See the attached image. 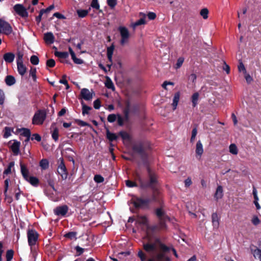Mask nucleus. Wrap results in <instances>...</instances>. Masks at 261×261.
<instances>
[{
    "label": "nucleus",
    "mask_w": 261,
    "mask_h": 261,
    "mask_svg": "<svg viewBox=\"0 0 261 261\" xmlns=\"http://www.w3.org/2000/svg\"><path fill=\"white\" fill-rule=\"evenodd\" d=\"M143 249H140L137 256L140 261H171V258L167 255L171 248L162 243L159 238L154 242L148 241L143 243Z\"/></svg>",
    "instance_id": "1"
},
{
    "label": "nucleus",
    "mask_w": 261,
    "mask_h": 261,
    "mask_svg": "<svg viewBox=\"0 0 261 261\" xmlns=\"http://www.w3.org/2000/svg\"><path fill=\"white\" fill-rule=\"evenodd\" d=\"M146 170L149 179L148 181H144L141 175L137 173L136 175V181H133L128 179L126 180H125L126 186L128 188L139 187L143 190L150 188L154 190L158 183V175L149 166H147Z\"/></svg>",
    "instance_id": "2"
},
{
    "label": "nucleus",
    "mask_w": 261,
    "mask_h": 261,
    "mask_svg": "<svg viewBox=\"0 0 261 261\" xmlns=\"http://www.w3.org/2000/svg\"><path fill=\"white\" fill-rule=\"evenodd\" d=\"M152 201L158 203L160 207H157L154 211V213L158 218L160 226L164 228L166 227V221H170V217L166 214L164 209V203L162 198L160 197L158 192H154L152 195Z\"/></svg>",
    "instance_id": "3"
},
{
    "label": "nucleus",
    "mask_w": 261,
    "mask_h": 261,
    "mask_svg": "<svg viewBox=\"0 0 261 261\" xmlns=\"http://www.w3.org/2000/svg\"><path fill=\"white\" fill-rule=\"evenodd\" d=\"M152 201V198H142L137 196H134L131 201L136 208H148L149 204Z\"/></svg>",
    "instance_id": "4"
},
{
    "label": "nucleus",
    "mask_w": 261,
    "mask_h": 261,
    "mask_svg": "<svg viewBox=\"0 0 261 261\" xmlns=\"http://www.w3.org/2000/svg\"><path fill=\"white\" fill-rule=\"evenodd\" d=\"M133 151L139 154L143 161H146L148 158V154L146 152V147L143 142L140 141L133 145L132 147Z\"/></svg>",
    "instance_id": "5"
},
{
    "label": "nucleus",
    "mask_w": 261,
    "mask_h": 261,
    "mask_svg": "<svg viewBox=\"0 0 261 261\" xmlns=\"http://www.w3.org/2000/svg\"><path fill=\"white\" fill-rule=\"evenodd\" d=\"M46 114L45 111L42 110L38 111L34 115L32 123L35 125H41L43 124L46 118Z\"/></svg>",
    "instance_id": "6"
},
{
    "label": "nucleus",
    "mask_w": 261,
    "mask_h": 261,
    "mask_svg": "<svg viewBox=\"0 0 261 261\" xmlns=\"http://www.w3.org/2000/svg\"><path fill=\"white\" fill-rule=\"evenodd\" d=\"M85 208L86 211H88V213L87 215H84V218H83V221H87L91 218L92 216V211L94 210V201L91 200H88L83 207V209Z\"/></svg>",
    "instance_id": "7"
},
{
    "label": "nucleus",
    "mask_w": 261,
    "mask_h": 261,
    "mask_svg": "<svg viewBox=\"0 0 261 261\" xmlns=\"http://www.w3.org/2000/svg\"><path fill=\"white\" fill-rule=\"evenodd\" d=\"M28 244L31 247L35 245L38 241L39 234L33 229H29L27 232Z\"/></svg>",
    "instance_id": "8"
},
{
    "label": "nucleus",
    "mask_w": 261,
    "mask_h": 261,
    "mask_svg": "<svg viewBox=\"0 0 261 261\" xmlns=\"http://www.w3.org/2000/svg\"><path fill=\"white\" fill-rule=\"evenodd\" d=\"M118 30L120 33L121 38L120 44L123 45L128 42L130 34L128 29L125 27L120 26L118 28Z\"/></svg>",
    "instance_id": "9"
},
{
    "label": "nucleus",
    "mask_w": 261,
    "mask_h": 261,
    "mask_svg": "<svg viewBox=\"0 0 261 261\" xmlns=\"http://www.w3.org/2000/svg\"><path fill=\"white\" fill-rule=\"evenodd\" d=\"M58 162L59 166L57 169V172L63 179H65L67 177L68 173L66 168L63 162V158H60L58 160Z\"/></svg>",
    "instance_id": "10"
},
{
    "label": "nucleus",
    "mask_w": 261,
    "mask_h": 261,
    "mask_svg": "<svg viewBox=\"0 0 261 261\" xmlns=\"http://www.w3.org/2000/svg\"><path fill=\"white\" fill-rule=\"evenodd\" d=\"M12 32V28L6 21L0 19V33L8 35Z\"/></svg>",
    "instance_id": "11"
},
{
    "label": "nucleus",
    "mask_w": 261,
    "mask_h": 261,
    "mask_svg": "<svg viewBox=\"0 0 261 261\" xmlns=\"http://www.w3.org/2000/svg\"><path fill=\"white\" fill-rule=\"evenodd\" d=\"M13 9L16 13L22 18H25L28 17V12L26 8L21 4H16L13 7Z\"/></svg>",
    "instance_id": "12"
},
{
    "label": "nucleus",
    "mask_w": 261,
    "mask_h": 261,
    "mask_svg": "<svg viewBox=\"0 0 261 261\" xmlns=\"http://www.w3.org/2000/svg\"><path fill=\"white\" fill-rule=\"evenodd\" d=\"M93 236L90 233L83 234V242L85 243L84 245L91 246L92 245Z\"/></svg>",
    "instance_id": "13"
},
{
    "label": "nucleus",
    "mask_w": 261,
    "mask_h": 261,
    "mask_svg": "<svg viewBox=\"0 0 261 261\" xmlns=\"http://www.w3.org/2000/svg\"><path fill=\"white\" fill-rule=\"evenodd\" d=\"M68 211V207L64 205L56 207L54 210V213L58 216H64Z\"/></svg>",
    "instance_id": "14"
},
{
    "label": "nucleus",
    "mask_w": 261,
    "mask_h": 261,
    "mask_svg": "<svg viewBox=\"0 0 261 261\" xmlns=\"http://www.w3.org/2000/svg\"><path fill=\"white\" fill-rule=\"evenodd\" d=\"M20 143L16 140H14L13 143L11 146V149L15 155H17L19 153Z\"/></svg>",
    "instance_id": "15"
},
{
    "label": "nucleus",
    "mask_w": 261,
    "mask_h": 261,
    "mask_svg": "<svg viewBox=\"0 0 261 261\" xmlns=\"http://www.w3.org/2000/svg\"><path fill=\"white\" fill-rule=\"evenodd\" d=\"M195 152L196 156H199V158H201L203 153V145L200 140H199L196 143Z\"/></svg>",
    "instance_id": "16"
},
{
    "label": "nucleus",
    "mask_w": 261,
    "mask_h": 261,
    "mask_svg": "<svg viewBox=\"0 0 261 261\" xmlns=\"http://www.w3.org/2000/svg\"><path fill=\"white\" fill-rule=\"evenodd\" d=\"M44 40L47 44H50L53 43L55 40V37L53 34L51 32H48L44 34Z\"/></svg>",
    "instance_id": "17"
},
{
    "label": "nucleus",
    "mask_w": 261,
    "mask_h": 261,
    "mask_svg": "<svg viewBox=\"0 0 261 261\" xmlns=\"http://www.w3.org/2000/svg\"><path fill=\"white\" fill-rule=\"evenodd\" d=\"M51 136L53 139L57 141L58 140L59 137V130L58 128L56 126L55 124H53L51 126Z\"/></svg>",
    "instance_id": "18"
},
{
    "label": "nucleus",
    "mask_w": 261,
    "mask_h": 261,
    "mask_svg": "<svg viewBox=\"0 0 261 261\" xmlns=\"http://www.w3.org/2000/svg\"><path fill=\"white\" fill-rule=\"evenodd\" d=\"M17 71L20 75L23 76L27 72V67L23 63H17Z\"/></svg>",
    "instance_id": "19"
},
{
    "label": "nucleus",
    "mask_w": 261,
    "mask_h": 261,
    "mask_svg": "<svg viewBox=\"0 0 261 261\" xmlns=\"http://www.w3.org/2000/svg\"><path fill=\"white\" fill-rule=\"evenodd\" d=\"M15 55L12 53H7L4 55L3 59L7 63H11L13 62Z\"/></svg>",
    "instance_id": "20"
},
{
    "label": "nucleus",
    "mask_w": 261,
    "mask_h": 261,
    "mask_svg": "<svg viewBox=\"0 0 261 261\" xmlns=\"http://www.w3.org/2000/svg\"><path fill=\"white\" fill-rule=\"evenodd\" d=\"M93 93L86 88H83V99L90 100L92 98Z\"/></svg>",
    "instance_id": "21"
},
{
    "label": "nucleus",
    "mask_w": 261,
    "mask_h": 261,
    "mask_svg": "<svg viewBox=\"0 0 261 261\" xmlns=\"http://www.w3.org/2000/svg\"><path fill=\"white\" fill-rule=\"evenodd\" d=\"M21 173L23 177V178L26 180L27 178L30 177L29 175V170L27 167L23 164L21 162L20 163Z\"/></svg>",
    "instance_id": "22"
},
{
    "label": "nucleus",
    "mask_w": 261,
    "mask_h": 261,
    "mask_svg": "<svg viewBox=\"0 0 261 261\" xmlns=\"http://www.w3.org/2000/svg\"><path fill=\"white\" fill-rule=\"evenodd\" d=\"M115 48V46L113 44H112L110 46L107 48V57L109 61L110 62H112V57L114 52V50Z\"/></svg>",
    "instance_id": "23"
},
{
    "label": "nucleus",
    "mask_w": 261,
    "mask_h": 261,
    "mask_svg": "<svg viewBox=\"0 0 261 261\" xmlns=\"http://www.w3.org/2000/svg\"><path fill=\"white\" fill-rule=\"evenodd\" d=\"M223 192L222 187L221 186H218L214 195L215 198L217 200L222 198L223 196Z\"/></svg>",
    "instance_id": "24"
},
{
    "label": "nucleus",
    "mask_w": 261,
    "mask_h": 261,
    "mask_svg": "<svg viewBox=\"0 0 261 261\" xmlns=\"http://www.w3.org/2000/svg\"><path fill=\"white\" fill-rule=\"evenodd\" d=\"M137 222L140 224L148 226V220L145 216H138Z\"/></svg>",
    "instance_id": "25"
},
{
    "label": "nucleus",
    "mask_w": 261,
    "mask_h": 261,
    "mask_svg": "<svg viewBox=\"0 0 261 261\" xmlns=\"http://www.w3.org/2000/svg\"><path fill=\"white\" fill-rule=\"evenodd\" d=\"M219 217L216 213H214L212 215V223L214 227H218L219 225Z\"/></svg>",
    "instance_id": "26"
},
{
    "label": "nucleus",
    "mask_w": 261,
    "mask_h": 261,
    "mask_svg": "<svg viewBox=\"0 0 261 261\" xmlns=\"http://www.w3.org/2000/svg\"><path fill=\"white\" fill-rule=\"evenodd\" d=\"M69 51L71 55V59H72L74 63L77 64H82V60L80 59L76 58L75 53H74V51H73L71 47H69Z\"/></svg>",
    "instance_id": "27"
},
{
    "label": "nucleus",
    "mask_w": 261,
    "mask_h": 261,
    "mask_svg": "<svg viewBox=\"0 0 261 261\" xmlns=\"http://www.w3.org/2000/svg\"><path fill=\"white\" fill-rule=\"evenodd\" d=\"M180 97V94L179 92H176L173 97V103H172V106H173V110H175L176 109L177 104L178 103Z\"/></svg>",
    "instance_id": "28"
},
{
    "label": "nucleus",
    "mask_w": 261,
    "mask_h": 261,
    "mask_svg": "<svg viewBox=\"0 0 261 261\" xmlns=\"http://www.w3.org/2000/svg\"><path fill=\"white\" fill-rule=\"evenodd\" d=\"M106 135L107 139L111 142H113L117 139V136L115 134L110 132L108 129L107 130Z\"/></svg>",
    "instance_id": "29"
},
{
    "label": "nucleus",
    "mask_w": 261,
    "mask_h": 261,
    "mask_svg": "<svg viewBox=\"0 0 261 261\" xmlns=\"http://www.w3.org/2000/svg\"><path fill=\"white\" fill-rule=\"evenodd\" d=\"M26 180L29 182L33 186H37L39 183L38 179L34 176H30L27 178V179H26Z\"/></svg>",
    "instance_id": "30"
},
{
    "label": "nucleus",
    "mask_w": 261,
    "mask_h": 261,
    "mask_svg": "<svg viewBox=\"0 0 261 261\" xmlns=\"http://www.w3.org/2000/svg\"><path fill=\"white\" fill-rule=\"evenodd\" d=\"M251 251L254 257L261 261V250L258 248H256L254 250L252 249Z\"/></svg>",
    "instance_id": "31"
},
{
    "label": "nucleus",
    "mask_w": 261,
    "mask_h": 261,
    "mask_svg": "<svg viewBox=\"0 0 261 261\" xmlns=\"http://www.w3.org/2000/svg\"><path fill=\"white\" fill-rule=\"evenodd\" d=\"M199 93L197 92L194 93L191 97V100L192 102V106L195 107L198 104V101L199 98Z\"/></svg>",
    "instance_id": "32"
},
{
    "label": "nucleus",
    "mask_w": 261,
    "mask_h": 261,
    "mask_svg": "<svg viewBox=\"0 0 261 261\" xmlns=\"http://www.w3.org/2000/svg\"><path fill=\"white\" fill-rule=\"evenodd\" d=\"M15 198L16 200H19L20 195H24V193L20 190L19 186L17 185L14 189Z\"/></svg>",
    "instance_id": "33"
},
{
    "label": "nucleus",
    "mask_w": 261,
    "mask_h": 261,
    "mask_svg": "<svg viewBox=\"0 0 261 261\" xmlns=\"http://www.w3.org/2000/svg\"><path fill=\"white\" fill-rule=\"evenodd\" d=\"M105 86L106 87L110 89H112V90H115V87L114 86V84L111 80V79L109 77H107L106 81L105 82Z\"/></svg>",
    "instance_id": "34"
},
{
    "label": "nucleus",
    "mask_w": 261,
    "mask_h": 261,
    "mask_svg": "<svg viewBox=\"0 0 261 261\" xmlns=\"http://www.w3.org/2000/svg\"><path fill=\"white\" fill-rule=\"evenodd\" d=\"M5 82L7 85L12 86L15 83V78L12 75H8L5 79Z\"/></svg>",
    "instance_id": "35"
},
{
    "label": "nucleus",
    "mask_w": 261,
    "mask_h": 261,
    "mask_svg": "<svg viewBox=\"0 0 261 261\" xmlns=\"http://www.w3.org/2000/svg\"><path fill=\"white\" fill-rule=\"evenodd\" d=\"M39 165L42 170H45L49 167V162L46 159H42L40 161Z\"/></svg>",
    "instance_id": "36"
},
{
    "label": "nucleus",
    "mask_w": 261,
    "mask_h": 261,
    "mask_svg": "<svg viewBox=\"0 0 261 261\" xmlns=\"http://www.w3.org/2000/svg\"><path fill=\"white\" fill-rule=\"evenodd\" d=\"M19 132L21 135L25 137H31V131L28 128H22L19 129Z\"/></svg>",
    "instance_id": "37"
},
{
    "label": "nucleus",
    "mask_w": 261,
    "mask_h": 261,
    "mask_svg": "<svg viewBox=\"0 0 261 261\" xmlns=\"http://www.w3.org/2000/svg\"><path fill=\"white\" fill-rule=\"evenodd\" d=\"M55 55L56 57L64 59L67 58L68 57V53L67 52L56 51Z\"/></svg>",
    "instance_id": "38"
},
{
    "label": "nucleus",
    "mask_w": 261,
    "mask_h": 261,
    "mask_svg": "<svg viewBox=\"0 0 261 261\" xmlns=\"http://www.w3.org/2000/svg\"><path fill=\"white\" fill-rule=\"evenodd\" d=\"M118 135L123 140H129L130 139L129 135L125 131H120Z\"/></svg>",
    "instance_id": "39"
},
{
    "label": "nucleus",
    "mask_w": 261,
    "mask_h": 261,
    "mask_svg": "<svg viewBox=\"0 0 261 261\" xmlns=\"http://www.w3.org/2000/svg\"><path fill=\"white\" fill-rule=\"evenodd\" d=\"M13 130L9 127H5L4 130L3 137L5 138H8L11 135V132Z\"/></svg>",
    "instance_id": "40"
},
{
    "label": "nucleus",
    "mask_w": 261,
    "mask_h": 261,
    "mask_svg": "<svg viewBox=\"0 0 261 261\" xmlns=\"http://www.w3.org/2000/svg\"><path fill=\"white\" fill-rule=\"evenodd\" d=\"M91 6L94 9L98 10L99 13H102V11L99 9L100 6L98 2V0H92L91 3Z\"/></svg>",
    "instance_id": "41"
},
{
    "label": "nucleus",
    "mask_w": 261,
    "mask_h": 261,
    "mask_svg": "<svg viewBox=\"0 0 261 261\" xmlns=\"http://www.w3.org/2000/svg\"><path fill=\"white\" fill-rule=\"evenodd\" d=\"M229 152L234 155H237L238 153V149L236 144H231L229 146Z\"/></svg>",
    "instance_id": "42"
},
{
    "label": "nucleus",
    "mask_w": 261,
    "mask_h": 261,
    "mask_svg": "<svg viewBox=\"0 0 261 261\" xmlns=\"http://www.w3.org/2000/svg\"><path fill=\"white\" fill-rule=\"evenodd\" d=\"M185 59L184 57H179L177 60V62L174 66L175 69L179 68L182 65L184 62Z\"/></svg>",
    "instance_id": "43"
},
{
    "label": "nucleus",
    "mask_w": 261,
    "mask_h": 261,
    "mask_svg": "<svg viewBox=\"0 0 261 261\" xmlns=\"http://www.w3.org/2000/svg\"><path fill=\"white\" fill-rule=\"evenodd\" d=\"M200 14L203 19H206L208 18V10L207 8H203L201 10Z\"/></svg>",
    "instance_id": "44"
},
{
    "label": "nucleus",
    "mask_w": 261,
    "mask_h": 261,
    "mask_svg": "<svg viewBox=\"0 0 261 261\" xmlns=\"http://www.w3.org/2000/svg\"><path fill=\"white\" fill-rule=\"evenodd\" d=\"M23 53L21 51H18L17 53V59H16L17 63H23Z\"/></svg>",
    "instance_id": "45"
},
{
    "label": "nucleus",
    "mask_w": 261,
    "mask_h": 261,
    "mask_svg": "<svg viewBox=\"0 0 261 261\" xmlns=\"http://www.w3.org/2000/svg\"><path fill=\"white\" fill-rule=\"evenodd\" d=\"M92 109V107L88 106L86 105H84L83 103V115L88 114L89 113V111L91 110Z\"/></svg>",
    "instance_id": "46"
},
{
    "label": "nucleus",
    "mask_w": 261,
    "mask_h": 261,
    "mask_svg": "<svg viewBox=\"0 0 261 261\" xmlns=\"http://www.w3.org/2000/svg\"><path fill=\"white\" fill-rule=\"evenodd\" d=\"M94 181L97 183H101L104 181V178L99 174H96L94 177Z\"/></svg>",
    "instance_id": "47"
},
{
    "label": "nucleus",
    "mask_w": 261,
    "mask_h": 261,
    "mask_svg": "<svg viewBox=\"0 0 261 261\" xmlns=\"http://www.w3.org/2000/svg\"><path fill=\"white\" fill-rule=\"evenodd\" d=\"M197 128L195 127L193 128L192 131V135H191V137L190 139L191 143H193L194 141V140L195 139V137L197 135Z\"/></svg>",
    "instance_id": "48"
},
{
    "label": "nucleus",
    "mask_w": 261,
    "mask_h": 261,
    "mask_svg": "<svg viewBox=\"0 0 261 261\" xmlns=\"http://www.w3.org/2000/svg\"><path fill=\"white\" fill-rule=\"evenodd\" d=\"M117 115L114 114H111L108 115V121L110 123H113L115 122L117 119Z\"/></svg>",
    "instance_id": "49"
},
{
    "label": "nucleus",
    "mask_w": 261,
    "mask_h": 261,
    "mask_svg": "<svg viewBox=\"0 0 261 261\" xmlns=\"http://www.w3.org/2000/svg\"><path fill=\"white\" fill-rule=\"evenodd\" d=\"M123 114H124V119L125 121H127L129 120V108H126L123 110Z\"/></svg>",
    "instance_id": "50"
},
{
    "label": "nucleus",
    "mask_w": 261,
    "mask_h": 261,
    "mask_svg": "<svg viewBox=\"0 0 261 261\" xmlns=\"http://www.w3.org/2000/svg\"><path fill=\"white\" fill-rule=\"evenodd\" d=\"M13 251L12 250H9L6 253V258L8 261H11L13 257Z\"/></svg>",
    "instance_id": "51"
},
{
    "label": "nucleus",
    "mask_w": 261,
    "mask_h": 261,
    "mask_svg": "<svg viewBox=\"0 0 261 261\" xmlns=\"http://www.w3.org/2000/svg\"><path fill=\"white\" fill-rule=\"evenodd\" d=\"M31 63L33 65H37L39 63V58L35 55L31 56L30 59Z\"/></svg>",
    "instance_id": "52"
},
{
    "label": "nucleus",
    "mask_w": 261,
    "mask_h": 261,
    "mask_svg": "<svg viewBox=\"0 0 261 261\" xmlns=\"http://www.w3.org/2000/svg\"><path fill=\"white\" fill-rule=\"evenodd\" d=\"M117 118L118 125L121 126H123L124 125L125 119L120 114H117Z\"/></svg>",
    "instance_id": "53"
},
{
    "label": "nucleus",
    "mask_w": 261,
    "mask_h": 261,
    "mask_svg": "<svg viewBox=\"0 0 261 261\" xmlns=\"http://www.w3.org/2000/svg\"><path fill=\"white\" fill-rule=\"evenodd\" d=\"M146 23L145 21V16L144 15V17L143 18H141L140 19H139L138 21H137L135 23V26H138L142 24H144Z\"/></svg>",
    "instance_id": "54"
},
{
    "label": "nucleus",
    "mask_w": 261,
    "mask_h": 261,
    "mask_svg": "<svg viewBox=\"0 0 261 261\" xmlns=\"http://www.w3.org/2000/svg\"><path fill=\"white\" fill-rule=\"evenodd\" d=\"M238 70L239 72L243 71L244 74L246 73V72H247L246 69L245 68L244 65L243 64V63L242 62H240L239 63V64L238 65Z\"/></svg>",
    "instance_id": "55"
},
{
    "label": "nucleus",
    "mask_w": 261,
    "mask_h": 261,
    "mask_svg": "<svg viewBox=\"0 0 261 261\" xmlns=\"http://www.w3.org/2000/svg\"><path fill=\"white\" fill-rule=\"evenodd\" d=\"M251 222L254 225H257L260 223V221L256 216H254L251 220Z\"/></svg>",
    "instance_id": "56"
},
{
    "label": "nucleus",
    "mask_w": 261,
    "mask_h": 261,
    "mask_svg": "<svg viewBox=\"0 0 261 261\" xmlns=\"http://www.w3.org/2000/svg\"><path fill=\"white\" fill-rule=\"evenodd\" d=\"M107 4L110 7L113 8L117 5V0H108Z\"/></svg>",
    "instance_id": "57"
},
{
    "label": "nucleus",
    "mask_w": 261,
    "mask_h": 261,
    "mask_svg": "<svg viewBox=\"0 0 261 261\" xmlns=\"http://www.w3.org/2000/svg\"><path fill=\"white\" fill-rule=\"evenodd\" d=\"M44 14H46L44 11L43 9L41 10L39 15L36 18V20L38 23H39L41 21L42 17Z\"/></svg>",
    "instance_id": "58"
},
{
    "label": "nucleus",
    "mask_w": 261,
    "mask_h": 261,
    "mask_svg": "<svg viewBox=\"0 0 261 261\" xmlns=\"http://www.w3.org/2000/svg\"><path fill=\"white\" fill-rule=\"evenodd\" d=\"M94 108L95 109H99L101 106V101L99 99H96L93 102Z\"/></svg>",
    "instance_id": "59"
},
{
    "label": "nucleus",
    "mask_w": 261,
    "mask_h": 261,
    "mask_svg": "<svg viewBox=\"0 0 261 261\" xmlns=\"http://www.w3.org/2000/svg\"><path fill=\"white\" fill-rule=\"evenodd\" d=\"M76 232H69L68 233H66L65 235V237L67 238H69L70 239H75V236H76Z\"/></svg>",
    "instance_id": "60"
},
{
    "label": "nucleus",
    "mask_w": 261,
    "mask_h": 261,
    "mask_svg": "<svg viewBox=\"0 0 261 261\" xmlns=\"http://www.w3.org/2000/svg\"><path fill=\"white\" fill-rule=\"evenodd\" d=\"M36 68H31L30 71V75L32 76L34 81L36 79Z\"/></svg>",
    "instance_id": "61"
},
{
    "label": "nucleus",
    "mask_w": 261,
    "mask_h": 261,
    "mask_svg": "<svg viewBox=\"0 0 261 261\" xmlns=\"http://www.w3.org/2000/svg\"><path fill=\"white\" fill-rule=\"evenodd\" d=\"M252 194H253V197H254V201H257L258 202V197L257 196V190H256L255 187L254 186H253Z\"/></svg>",
    "instance_id": "62"
},
{
    "label": "nucleus",
    "mask_w": 261,
    "mask_h": 261,
    "mask_svg": "<svg viewBox=\"0 0 261 261\" xmlns=\"http://www.w3.org/2000/svg\"><path fill=\"white\" fill-rule=\"evenodd\" d=\"M9 179H6L5 180L4 184H5V190H4V195H6V194L7 193L8 188H9Z\"/></svg>",
    "instance_id": "63"
},
{
    "label": "nucleus",
    "mask_w": 261,
    "mask_h": 261,
    "mask_svg": "<svg viewBox=\"0 0 261 261\" xmlns=\"http://www.w3.org/2000/svg\"><path fill=\"white\" fill-rule=\"evenodd\" d=\"M46 65L49 67H53L55 65V61L53 59H49L47 61Z\"/></svg>",
    "instance_id": "64"
}]
</instances>
